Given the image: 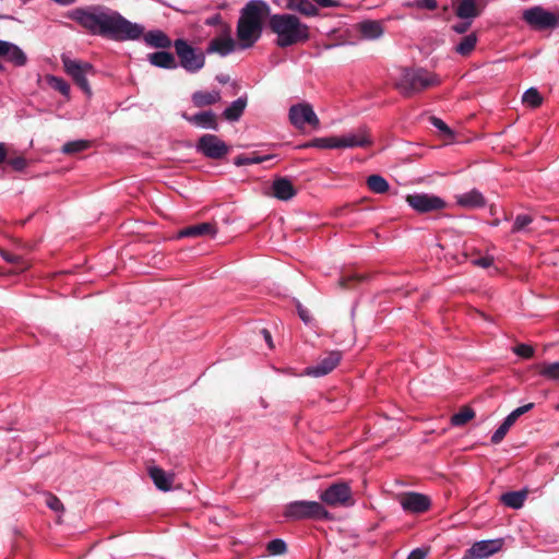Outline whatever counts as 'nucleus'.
Segmentation results:
<instances>
[{"label": "nucleus", "instance_id": "1", "mask_svg": "<svg viewBox=\"0 0 559 559\" xmlns=\"http://www.w3.org/2000/svg\"><path fill=\"white\" fill-rule=\"evenodd\" d=\"M69 17L92 35H100L114 40H134L141 37L143 27L124 19L119 12L105 5L75 8Z\"/></svg>", "mask_w": 559, "mask_h": 559}, {"label": "nucleus", "instance_id": "2", "mask_svg": "<svg viewBox=\"0 0 559 559\" xmlns=\"http://www.w3.org/2000/svg\"><path fill=\"white\" fill-rule=\"evenodd\" d=\"M270 12V5L263 0H250L241 10L237 23V38L242 49L253 46L259 40L263 21Z\"/></svg>", "mask_w": 559, "mask_h": 559}, {"label": "nucleus", "instance_id": "3", "mask_svg": "<svg viewBox=\"0 0 559 559\" xmlns=\"http://www.w3.org/2000/svg\"><path fill=\"white\" fill-rule=\"evenodd\" d=\"M269 27L276 35L275 44L280 48L304 44L310 39V27L292 13L269 15Z\"/></svg>", "mask_w": 559, "mask_h": 559}, {"label": "nucleus", "instance_id": "4", "mask_svg": "<svg viewBox=\"0 0 559 559\" xmlns=\"http://www.w3.org/2000/svg\"><path fill=\"white\" fill-rule=\"evenodd\" d=\"M439 83V78L426 69L404 68L396 81V87L402 95L409 97Z\"/></svg>", "mask_w": 559, "mask_h": 559}, {"label": "nucleus", "instance_id": "5", "mask_svg": "<svg viewBox=\"0 0 559 559\" xmlns=\"http://www.w3.org/2000/svg\"><path fill=\"white\" fill-rule=\"evenodd\" d=\"M173 47L178 58V67L186 72L195 74L205 66V51L193 47L188 40L178 38L174 40Z\"/></svg>", "mask_w": 559, "mask_h": 559}, {"label": "nucleus", "instance_id": "6", "mask_svg": "<svg viewBox=\"0 0 559 559\" xmlns=\"http://www.w3.org/2000/svg\"><path fill=\"white\" fill-rule=\"evenodd\" d=\"M284 515L293 520H326L330 519V512L318 501L297 500L288 503Z\"/></svg>", "mask_w": 559, "mask_h": 559}, {"label": "nucleus", "instance_id": "7", "mask_svg": "<svg viewBox=\"0 0 559 559\" xmlns=\"http://www.w3.org/2000/svg\"><path fill=\"white\" fill-rule=\"evenodd\" d=\"M523 20L533 28L543 31L559 27V7L548 11L540 5L524 10Z\"/></svg>", "mask_w": 559, "mask_h": 559}, {"label": "nucleus", "instance_id": "8", "mask_svg": "<svg viewBox=\"0 0 559 559\" xmlns=\"http://www.w3.org/2000/svg\"><path fill=\"white\" fill-rule=\"evenodd\" d=\"M320 500L330 507H349L354 504L353 493L349 485L338 481L330 485L319 495Z\"/></svg>", "mask_w": 559, "mask_h": 559}, {"label": "nucleus", "instance_id": "9", "mask_svg": "<svg viewBox=\"0 0 559 559\" xmlns=\"http://www.w3.org/2000/svg\"><path fill=\"white\" fill-rule=\"evenodd\" d=\"M64 71L74 80L78 86L87 95L92 94L86 75L93 72V66L88 62L71 59L68 56L61 57Z\"/></svg>", "mask_w": 559, "mask_h": 559}, {"label": "nucleus", "instance_id": "10", "mask_svg": "<svg viewBox=\"0 0 559 559\" xmlns=\"http://www.w3.org/2000/svg\"><path fill=\"white\" fill-rule=\"evenodd\" d=\"M290 123L298 130H302L306 126L313 129L320 127V120L309 103H298L292 105L288 112Z\"/></svg>", "mask_w": 559, "mask_h": 559}, {"label": "nucleus", "instance_id": "11", "mask_svg": "<svg viewBox=\"0 0 559 559\" xmlns=\"http://www.w3.org/2000/svg\"><path fill=\"white\" fill-rule=\"evenodd\" d=\"M407 204L418 213H430L443 210L447 203L438 195L429 193H413L406 197Z\"/></svg>", "mask_w": 559, "mask_h": 559}, {"label": "nucleus", "instance_id": "12", "mask_svg": "<svg viewBox=\"0 0 559 559\" xmlns=\"http://www.w3.org/2000/svg\"><path fill=\"white\" fill-rule=\"evenodd\" d=\"M373 144V138L367 126H359L355 130L338 136L340 148H367Z\"/></svg>", "mask_w": 559, "mask_h": 559}, {"label": "nucleus", "instance_id": "13", "mask_svg": "<svg viewBox=\"0 0 559 559\" xmlns=\"http://www.w3.org/2000/svg\"><path fill=\"white\" fill-rule=\"evenodd\" d=\"M402 509L405 512L420 514L429 510L431 501L428 496L419 492L408 491L397 496Z\"/></svg>", "mask_w": 559, "mask_h": 559}, {"label": "nucleus", "instance_id": "14", "mask_svg": "<svg viewBox=\"0 0 559 559\" xmlns=\"http://www.w3.org/2000/svg\"><path fill=\"white\" fill-rule=\"evenodd\" d=\"M197 150L210 158L218 159L228 153V146L214 134L202 135L197 144Z\"/></svg>", "mask_w": 559, "mask_h": 559}, {"label": "nucleus", "instance_id": "15", "mask_svg": "<svg viewBox=\"0 0 559 559\" xmlns=\"http://www.w3.org/2000/svg\"><path fill=\"white\" fill-rule=\"evenodd\" d=\"M342 359V353L340 350H332L321 357L314 365L309 366L305 369V374L320 378L329 374L336 368Z\"/></svg>", "mask_w": 559, "mask_h": 559}, {"label": "nucleus", "instance_id": "16", "mask_svg": "<svg viewBox=\"0 0 559 559\" xmlns=\"http://www.w3.org/2000/svg\"><path fill=\"white\" fill-rule=\"evenodd\" d=\"M502 547L501 539H485L476 542L468 548L463 559H484L498 552Z\"/></svg>", "mask_w": 559, "mask_h": 559}, {"label": "nucleus", "instance_id": "17", "mask_svg": "<svg viewBox=\"0 0 559 559\" xmlns=\"http://www.w3.org/2000/svg\"><path fill=\"white\" fill-rule=\"evenodd\" d=\"M0 57L19 68L27 63L26 53L17 45L2 39H0Z\"/></svg>", "mask_w": 559, "mask_h": 559}, {"label": "nucleus", "instance_id": "18", "mask_svg": "<svg viewBox=\"0 0 559 559\" xmlns=\"http://www.w3.org/2000/svg\"><path fill=\"white\" fill-rule=\"evenodd\" d=\"M236 49V43L230 36H219L213 38L206 49V55L217 53L221 57H226L234 52Z\"/></svg>", "mask_w": 559, "mask_h": 559}, {"label": "nucleus", "instance_id": "19", "mask_svg": "<svg viewBox=\"0 0 559 559\" xmlns=\"http://www.w3.org/2000/svg\"><path fill=\"white\" fill-rule=\"evenodd\" d=\"M272 190L273 195L282 201H288L293 199L297 193L292 181L284 177L277 178L273 181Z\"/></svg>", "mask_w": 559, "mask_h": 559}, {"label": "nucleus", "instance_id": "20", "mask_svg": "<svg viewBox=\"0 0 559 559\" xmlns=\"http://www.w3.org/2000/svg\"><path fill=\"white\" fill-rule=\"evenodd\" d=\"M148 475L159 490L169 491L171 489L175 479L173 473H166L160 467L153 466L148 468Z\"/></svg>", "mask_w": 559, "mask_h": 559}, {"label": "nucleus", "instance_id": "21", "mask_svg": "<svg viewBox=\"0 0 559 559\" xmlns=\"http://www.w3.org/2000/svg\"><path fill=\"white\" fill-rule=\"evenodd\" d=\"M357 31L361 37L368 40H374L380 38L383 33V26L380 21L366 20L357 24Z\"/></svg>", "mask_w": 559, "mask_h": 559}, {"label": "nucleus", "instance_id": "22", "mask_svg": "<svg viewBox=\"0 0 559 559\" xmlns=\"http://www.w3.org/2000/svg\"><path fill=\"white\" fill-rule=\"evenodd\" d=\"M216 234V228L211 223H201L192 226H188L182 228L178 233V238H198L206 235H211L214 237Z\"/></svg>", "mask_w": 559, "mask_h": 559}, {"label": "nucleus", "instance_id": "23", "mask_svg": "<svg viewBox=\"0 0 559 559\" xmlns=\"http://www.w3.org/2000/svg\"><path fill=\"white\" fill-rule=\"evenodd\" d=\"M285 8L307 17L319 15V10L312 0H286Z\"/></svg>", "mask_w": 559, "mask_h": 559}, {"label": "nucleus", "instance_id": "24", "mask_svg": "<svg viewBox=\"0 0 559 559\" xmlns=\"http://www.w3.org/2000/svg\"><path fill=\"white\" fill-rule=\"evenodd\" d=\"M456 203L465 209H479L486 205L484 195L476 189L456 195Z\"/></svg>", "mask_w": 559, "mask_h": 559}, {"label": "nucleus", "instance_id": "25", "mask_svg": "<svg viewBox=\"0 0 559 559\" xmlns=\"http://www.w3.org/2000/svg\"><path fill=\"white\" fill-rule=\"evenodd\" d=\"M148 62L157 68L174 70L178 68V63L173 53L168 51H156L147 55Z\"/></svg>", "mask_w": 559, "mask_h": 559}, {"label": "nucleus", "instance_id": "26", "mask_svg": "<svg viewBox=\"0 0 559 559\" xmlns=\"http://www.w3.org/2000/svg\"><path fill=\"white\" fill-rule=\"evenodd\" d=\"M183 118L192 124L201 127L203 129L217 130L216 117L212 111H202L193 116L183 115Z\"/></svg>", "mask_w": 559, "mask_h": 559}, {"label": "nucleus", "instance_id": "27", "mask_svg": "<svg viewBox=\"0 0 559 559\" xmlns=\"http://www.w3.org/2000/svg\"><path fill=\"white\" fill-rule=\"evenodd\" d=\"M144 41L146 45L154 48L166 49L173 46L170 38L159 29L150 31L144 35Z\"/></svg>", "mask_w": 559, "mask_h": 559}, {"label": "nucleus", "instance_id": "28", "mask_svg": "<svg viewBox=\"0 0 559 559\" xmlns=\"http://www.w3.org/2000/svg\"><path fill=\"white\" fill-rule=\"evenodd\" d=\"M527 492L525 490L508 491L501 496V502L514 510L521 509L526 500Z\"/></svg>", "mask_w": 559, "mask_h": 559}, {"label": "nucleus", "instance_id": "29", "mask_svg": "<svg viewBox=\"0 0 559 559\" xmlns=\"http://www.w3.org/2000/svg\"><path fill=\"white\" fill-rule=\"evenodd\" d=\"M219 99L221 93L218 91H199L192 95L193 104L198 107L213 105Z\"/></svg>", "mask_w": 559, "mask_h": 559}, {"label": "nucleus", "instance_id": "30", "mask_svg": "<svg viewBox=\"0 0 559 559\" xmlns=\"http://www.w3.org/2000/svg\"><path fill=\"white\" fill-rule=\"evenodd\" d=\"M247 99L239 97L234 100L223 112L224 117L229 121L238 120L245 111Z\"/></svg>", "mask_w": 559, "mask_h": 559}, {"label": "nucleus", "instance_id": "31", "mask_svg": "<svg viewBox=\"0 0 559 559\" xmlns=\"http://www.w3.org/2000/svg\"><path fill=\"white\" fill-rule=\"evenodd\" d=\"M301 147H304V148L316 147V148H323V150L340 148L338 147V136L316 138L311 141L302 144Z\"/></svg>", "mask_w": 559, "mask_h": 559}, {"label": "nucleus", "instance_id": "32", "mask_svg": "<svg viewBox=\"0 0 559 559\" xmlns=\"http://www.w3.org/2000/svg\"><path fill=\"white\" fill-rule=\"evenodd\" d=\"M518 417L511 412L503 420V423L497 428L491 436V442L495 444L500 443L512 425L516 421Z\"/></svg>", "mask_w": 559, "mask_h": 559}, {"label": "nucleus", "instance_id": "33", "mask_svg": "<svg viewBox=\"0 0 559 559\" xmlns=\"http://www.w3.org/2000/svg\"><path fill=\"white\" fill-rule=\"evenodd\" d=\"M0 255L2 257V259L5 262H8L14 266L13 272H15V273L23 272V271L27 270L29 266L28 262L26 260H24L23 257H21L19 254L0 249Z\"/></svg>", "mask_w": 559, "mask_h": 559}, {"label": "nucleus", "instance_id": "34", "mask_svg": "<svg viewBox=\"0 0 559 559\" xmlns=\"http://www.w3.org/2000/svg\"><path fill=\"white\" fill-rule=\"evenodd\" d=\"M460 19H474L478 15L476 3L474 0H461L455 10Z\"/></svg>", "mask_w": 559, "mask_h": 559}, {"label": "nucleus", "instance_id": "35", "mask_svg": "<svg viewBox=\"0 0 559 559\" xmlns=\"http://www.w3.org/2000/svg\"><path fill=\"white\" fill-rule=\"evenodd\" d=\"M477 40V35L475 33H471L457 43L455 51L461 56H468L475 49Z\"/></svg>", "mask_w": 559, "mask_h": 559}, {"label": "nucleus", "instance_id": "36", "mask_svg": "<svg viewBox=\"0 0 559 559\" xmlns=\"http://www.w3.org/2000/svg\"><path fill=\"white\" fill-rule=\"evenodd\" d=\"M367 187L373 193L382 194L389 190V182L380 175H370L367 178Z\"/></svg>", "mask_w": 559, "mask_h": 559}, {"label": "nucleus", "instance_id": "37", "mask_svg": "<svg viewBox=\"0 0 559 559\" xmlns=\"http://www.w3.org/2000/svg\"><path fill=\"white\" fill-rule=\"evenodd\" d=\"M538 373L549 380H559V361L540 362L536 366Z\"/></svg>", "mask_w": 559, "mask_h": 559}, {"label": "nucleus", "instance_id": "38", "mask_svg": "<svg viewBox=\"0 0 559 559\" xmlns=\"http://www.w3.org/2000/svg\"><path fill=\"white\" fill-rule=\"evenodd\" d=\"M271 156L269 155H259L257 153H252L250 155H239L234 159V164L236 166H247V165H253V164H260L267 159H270Z\"/></svg>", "mask_w": 559, "mask_h": 559}, {"label": "nucleus", "instance_id": "39", "mask_svg": "<svg viewBox=\"0 0 559 559\" xmlns=\"http://www.w3.org/2000/svg\"><path fill=\"white\" fill-rule=\"evenodd\" d=\"M46 81L51 88L60 92L67 98L70 96V85L62 78H58L55 75H48L46 78Z\"/></svg>", "mask_w": 559, "mask_h": 559}, {"label": "nucleus", "instance_id": "40", "mask_svg": "<svg viewBox=\"0 0 559 559\" xmlns=\"http://www.w3.org/2000/svg\"><path fill=\"white\" fill-rule=\"evenodd\" d=\"M91 146V142L87 140H74L63 144L61 152L63 154H75L83 152Z\"/></svg>", "mask_w": 559, "mask_h": 559}, {"label": "nucleus", "instance_id": "41", "mask_svg": "<svg viewBox=\"0 0 559 559\" xmlns=\"http://www.w3.org/2000/svg\"><path fill=\"white\" fill-rule=\"evenodd\" d=\"M474 416H475L474 411L469 407H465L452 416L451 424L456 427L463 426L466 423H468L471 419H473Z\"/></svg>", "mask_w": 559, "mask_h": 559}, {"label": "nucleus", "instance_id": "42", "mask_svg": "<svg viewBox=\"0 0 559 559\" xmlns=\"http://www.w3.org/2000/svg\"><path fill=\"white\" fill-rule=\"evenodd\" d=\"M522 100L524 104L536 108L542 104L543 98L536 88L531 87L524 92Z\"/></svg>", "mask_w": 559, "mask_h": 559}, {"label": "nucleus", "instance_id": "43", "mask_svg": "<svg viewBox=\"0 0 559 559\" xmlns=\"http://www.w3.org/2000/svg\"><path fill=\"white\" fill-rule=\"evenodd\" d=\"M266 549L271 555H283L286 552L287 547L283 539L275 538L269 542Z\"/></svg>", "mask_w": 559, "mask_h": 559}, {"label": "nucleus", "instance_id": "44", "mask_svg": "<svg viewBox=\"0 0 559 559\" xmlns=\"http://www.w3.org/2000/svg\"><path fill=\"white\" fill-rule=\"evenodd\" d=\"M532 217L527 214H519L513 223L512 233H518L523 230L527 225L532 223Z\"/></svg>", "mask_w": 559, "mask_h": 559}, {"label": "nucleus", "instance_id": "45", "mask_svg": "<svg viewBox=\"0 0 559 559\" xmlns=\"http://www.w3.org/2000/svg\"><path fill=\"white\" fill-rule=\"evenodd\" d=\"M430 122L431 124L437 128L443 135L445 136H452L453 135V132L452 130L447 126V123L440 119V118H437V117H431L430 118Z\"/></svg>", "mask_w": 559, "mask_h": 559}, {"label": "nucleus", "instance_id": "46", "mask_svg": "<svg viewBox=\"0 0 559 559\" xmlns=\"http://www.w3.org/2000/svg\"><path fill=\"white\" fill-rule=\"evenodd\" d=\"M46 504L49 509H51L56 512L63 510V504H62L61 500L51 493H48L46 496Z\"/></svg>", "mask_w": 559, "mask_h": 559}, {"label": "nucleus", "instance_id": "47", "mask_svg": "<svg viewBox=\"0 0 559 559\" xmlns=\"http://www.w3.org/2000/svg\"><path fill=\"white\" fill-rule=\"evenodd\" d=\"M514 353L523 358H531L534 355V348L526 344H520L514 347Z\"/></svg>", "mask_w": 559, "mask_h": 559}, {"label": "nucleus", "instance_id": "48", "mask_svg": "<svg viewBox=\"0 0 559 559\" xmlns=\"http://www.w3.org/2000/svg\"><path fill=\"white\" fill-rule=\"evenodd\" d=\"M411 5L418 9L435 10L438 7L436 0H415Z\"/></svg>", "mask_w": 559, "mask_h": 559}, {"label": "nucleus", "instance_id": "49", "mask_svg": "<svg viewBox=\"0 0 559 559\" xmlns=\"http://www.w3.org/2000/svg\"><path fill=\"white\" fill-rule=\"evenodd\" d=\"M317 8H337L341 5L340 0H312Z\"/></svg>", "mask_w": 559, "mask_h": 559}, {"label": "nucleus", "instance_id": "50", "mask_svg": "<svg viewBox=\"0 0 559 559\" xmlns=\"http://www.w3.org/2000/svg\"><path fill=\"white\" fill-rule=\"evenodd\" d=\"M8 163L17 171L23 170L26 166V159L24 157L11 158Z\"/></svg>", "mask_w": 559, "mask_h": 559}, {"label": "nucleus", "instance_id": "51", "mask_svg": "<svg viewBox=\"0 0 559 559\" xmlns=\"http://www.w3.org/2000/svg\"><path fill=\"white\" fill-rule=\"evenodd\" d=\"M493 260L490 257H481L474 260V264L484 269L489 267L492 264Z\"/></svg>", "mask_w": 559, "mask_h": 559}, {"label": "nucleus", "instance_id": "52", "mask_svg": "<svg viewBox=\"0 0 559 559\" xmlns=\"http://www.w3.org/2000/svg\"><path fill=\"white\" fill-rule=\"evenodd\" d=\"M221 23H222V16L219 13H216V14L207 17L204 21V24L207 26H216V25H219Z\"/></svg>", "mask_w": 559, "mask_h": 559}, {"label": "nucleus", "instance_id": "53", "mask_svg": "<svg viewBox=\"0 0 559 559\" xmlns=\"http://www.w3.org/2000/svg\"><path fill=\"white\" fill-rule=\"evenodd\" d=\"M534 407V403H528V404H525L523 406H520L518 408H515L514 411H512L515 416L519 418L521 415L525 414L526 412L531 411L532 408Z\"/></svg>", "mask_w": 559, "mask_h": 559}, {"label": "nucleus", "instance_id": "54", "mask_svg": "<svg viewBox=\"0 0 559 559\" xmlns=\"http://www.w3.org/2000/svg\"><path fill=\"white\" fill-rule=\"evenodd\" d=\"M471 26V22H464L452 26V29L457 34H464Z\"/></svg>", "mask_w": 559, "mask_h": 559}, {"label": "nucleus", "instance_id": "55", "mask_svg": "<svg viewBox=\"0 0 559 559\" xmlns=\"http://www.w3.org/2000/svg\"><path fill=\"white\" fill-rule=\"evenodd\" d=\"M425 557H426V551L417 548V549L413 550L406 559H425Z\"/></svg>", "mask_w": 559, "mask_h": 559}, {"label": "nucleus", "instance_id": "56", "mask_svg": "<svg viewBox=\"0 0 559 559\" xmlns=\"http://www.w3.org/2000/svg\"><path fill=\"white\" fill-rule=\"evenodd\" d=\"M7 155L5 144L0 142V164L7 159Z\"/></svg>", "mask_w": 559, "mask_h": 559}, {"label": "nucleus", "instance_id": "57", "mask_svg": "<svg viewBox=\"0 0 559 559\" xmlns=\"http://www.w3.org/2000/svg\"><path fill=\"white\" fill-rule=\"evenodd\" d=\"M298 313H299V317L300 319L304 321V322H309V316H308V311L302 309L301 307H298Z\"/></svg>", "mask_w": 559, "mask_h": 559}, {"label": "nucleus", "instance_id": "58", "mask_svg": "<svg viewBox=\"0 0 559 559\" xmlns=\"http://www.w3.org/2000/svg\"><path fill=\"white\" fill-rule=\"evenodd\" d=\"M262 333L264 335V338L266 341V343L269 344L270 347H272V337H271V334L267 330H262Z\"/></svg>", "mask_w": 559, "mask_h": 559}, {"label": "nucleus", "instance_id": "59", "mask_svg": "<svg viewBox=\"0 0 559 559\" xmlns=\"http://www.w3.org/2000/svg\"><path fill=\"white\" fill-rule=\"evenodd\" d=\"M217 80L221 82V83H226L227 82V78H217Z\"/></svg>", "mask_w": 559, "mask_h": 559}, {"label": "nucleus", "instance_id": "60", "mask_svg": "<svg viewBox=\"0 0 559 559\" xmlns=\"http://www.w3.org/2000/svg\"><path fill=\"white\" fill-rule=\"evenodd\" d=\"M4 69L3 64L0 62V71Z\"/></svg>", "mask_w": 559, "mask_h": 559}, {"label": "nucleus", "instance_id": "61", "mask_svg": "<svg viewBox=\"0 0 559 559\" xmlns=\"http://www.w3.org/2000/svg\"><path fill=\"white\" fill-rule=\"evenodd\" d=\"M1 275H2V274L0 273V276H1Z\"/></svg>", "mask_w": 559, "mask_h": 559}]
</instances>
